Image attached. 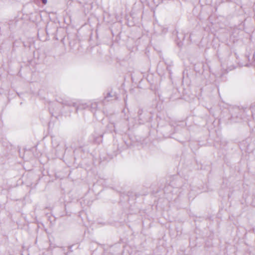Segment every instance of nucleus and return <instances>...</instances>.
<instances>
[{"mask_svg":"<svg viewBox=\"0 0 255 255\" xmlns=\"http://www.w3.org/2000/svg\"><path fill=\"white\" fill-rule=\"evenodd\" d=\"M168 128H171V130H173V128L172 127H170V126H169V127H168Z\"/></svg>","mask_w":255,"mask_h":255,"instance_id":"f8f14e48","label":"nucleus"},{"mask_svg":"<svg viewBox=\"0 0 255 255\" xmlns=\"http://www.w3.org/2000/svg\"><path fill=\"white\" fill-rule=\"evenodd\" d=\"M111 127H113L114 128V131L116 132V129H115V125L114 124H111Z\"/></svg>","mask_w":255,"mask_h":255,"instance_id":"1a4fd4ad","label":"nucleus"},{"mask_svg":"<svg viewBox=\"0 0 255 255\" xmlns=\"http://www.w3.org/2000/svg\"><path fill=\"white\" fill-rule=\"evenodd\" d=\"M114 96V95H112V92H108L106 96L105 97V100H107V101H109L110 100V98H112Z\"/></svg>","mask_w":255,"mask_h":255,"instance_id":"423d86ee","label":"nucleus"},{"mask_svg":"<svg viewBox=\"0 0 255 255\" xmlns=\"http://www.w3.org/2000/svg\"><path fill=\"white\" fill-rule=\"evenodd\" d=\"M246 109H240L239 108H233L231 111V117L228 119V123L233 124L240 123L246 118Z\"/></svg>","mask_w":255,"mask_h":255,"instance_id":"f257e3e1","label":"nucleus"},{"mask_svg":"<svg viewBox=\"0 0 255 255\" xmlns=\"http://www.w3.org/2000/svg\"><path fill=\"white\" fill-rule=\"evenodd\" d=\"M159 119L160 120H161V118H160L158 116H157V118H156V120H157V125L158 126L160 123H159V121H158V119Z\"/></svg>","mask_w":255,"mask_h":255,"instance_id":"6e6552de","label":"nucleus"},{"mask_svg":"<svg viewBox=\"0 0 255 255\" xmlns=\"http://www.w3.org/2000/svg\"><path fill=\"white\" fill-rule=\"evenodd\" d=\"M137 116L139 124H143L150 121L151 114L146 110L140 109L137 112Z\"/></svg>","mask_w":255,"mask_h":255,"instance_id":"f03ea898","label":"nucleus"},{"mask_svg":"<svg viewBox=\"0 0 255 255\" xmlns=\"http://www.w3.org/2000/svg\"><path fill=\"white\" fill-rule=\"evenodd\" d=\"M250 110L252 113V116L254 119L255 115V103H253L250 106Z\"/></svg>","mask_w":255,"mask_h":255,"instance_id":"39448f33","label":"nucleus"},{"mask_svg":"<svg viewBox=\"0 0 255 255\" xmlns=\"http://www.w3.org/2000/svg\"><path fill=\"white\" fill-rule=\"evenodd\" d=\"M166 70L168 71L169 74H170L171 72V66L170 65H167Z\"/></svg>","mask_w":255,"mask_h":255,"instance_id":"0eeeda50","label":"nucleus"},{"mask_svg":"<svg viewBox=\"0 0 255 255\" xmlns=\"http://www.w3.org/2000/svg\"><path fill=\"white\" fill-rule=\"evenodd\" d=\"M47 0H41V2L43 4H45L47 3Z\"/></svg>","mask_w":255,"mask_h":255,"instance_id":"9d476101","label":"nucleus"},{"mask_svg":"<svg viewBox=\"0 0 255 255\" xmlns=\"http://www.w3.org/2000/svg\"><path fill=\"white\" fill-rule=\"evenodd\" d=\"M57 24L53 22L47 23L45 28L47 35H54L57 31Z\"/></svg>","mask_w":255,"mask_h":255,"instance_id":"7ed1b4c3","label":"nucleus"},{"mask_svg":"<svg viewBox=\"0 0 255 255\" xmlns=\"http://www.w3.org/2000/svg\"><path fill=\"white\" fill-rule=\"evenodd\" d=\"M130 194H131V193H129V192H128V196L129 197H130Z\"/></svg>","mask_w":255,"mask_h":255,"instance_id":"ddd939ff","label":"nucleus"},{"mask_svg":"<svg viewBox=\"0 0 255 255\" xmlns=\"http://www.w3.org/2000/svg\"><path fill=\"white\" fill-rule=\"evenodd\" d=\"M249 146V145H248V146H247V149L248 150L249 149V148H248V146Z\"/></svg>","mask_w":255,"mask_h":255,"instance_id":"4468645a","label":"nucleus"},{"mask_svg":"<svg viewBox=\"0 0 255 255\" xmlns=\"http://www.w3.org/2000/svg\"><path fill=\"white\" fill-rule=\"evenodd\" d=\"M185 37V34L183 33H179L177 32V38L179 41L178 44L180 46V43L184 39Z\"/></svg>","mask_w":255,"mask_h":255,"instance_id":"20e7f679","label":"nucleus"},{"mask_svg":"<svg viewBox=\"0 0 255 255\" xmlns=\"http://www.w3.org/2000/svg\"><path fill=\"white\" fill-rule=\"evenodd\" d=\"M173 133H174V131H172V132L171 133H170L169 135H167V136H168V137H170V135L171 134Z\"/></svg>","mask_w":255,"mask_h":255,"instance_id":"9b49d317","label":"nucleus"}]
</instances>
